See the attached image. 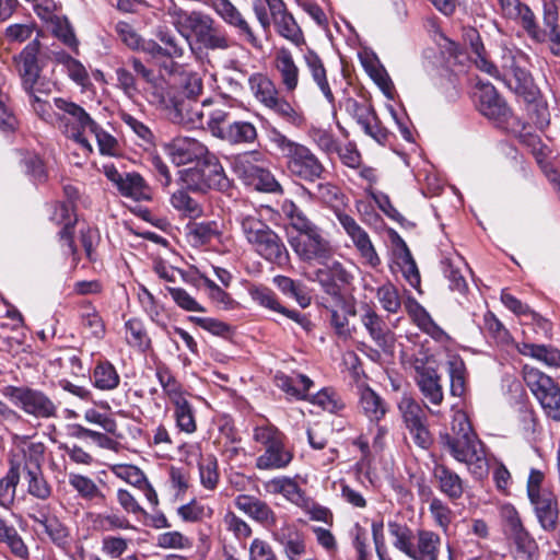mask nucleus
<instances>
[{
    "mask_svg": "<svg viewBox=\"0 0 560 560\" xmlns=\"http://www.w3.org/2000/svg\"><path fill=\"white\" fill-rule=\"evenodd\" d=\"M464 39L469 46L471 58L476 67L489 75L502 79L505 85L527 104L541 103L540 92L534 84L530 73L522 67L523 57L512 50H504L501 60L502 75L489 59L481 42L480 35L475 28L465 31Z\"/></svg>",
    "mask_w": 560,
    "mask_h": 560,
    "instance_id": "obj_1",
    "label": "nucleus"
},
{
    "mask_svg": "<svg viewBox=\"0 0 560 560\" xmlns=\"http://www.w3.org/2000/svg\"><path fill=\"white\" fill-rule=\"evenodd\" d=\"M167 15L186 42L194 38L196 44L208 50H226L232 46L226 30L207 13L188 12L173 4L167 9Z\"/></svg>",
    "mask_w": 560,
    "mask_h": 560,
    "instance_id": "obj_2",
    "label": "nucleus"
},
{
    "mask_svg": "<svg viewBox=\"0 0 560 560\" xmlns=\"http://www.w3.org/2000/svg\"><path fill=\"white\" fill-rule=\"evenodd\" d=\"M240 223L246 241L264 260L282 269L290 266L285 243L262 219L248 214L242 217Z\"/></svg>",
    "mask_w": 560,
    "mask_h": 560,
    "instance_id": "obj_3",
    "label": "nucleus"
},
{
    "mask_svg": "<svg viewBox=\"0 0 560 560\" xmlns=\"http://www.w3.org/2000/svg\"><path fill=\"white\" fill-rule=\"evenodd\" d=\"M270 141L282 154L287 170L293 177L307 183L325 177L327 171L324 164L305 144L293 141L276 128L271 130Z\"/></svg>",
    "mask_w": 560,
    "mask_h": 560,
    "instance_id": "obj_4",
    "label": "nucleus"
},
{
    "mask_svg": "<svg viewBox=\"0 0 560 560\" xmlns=\"http://www.w3.org/2000/svg\"><path fill=\"white\" fill-rule=\"evenodd\" d=\"M388 534L392 545L412 560H439L442 539L429 529H419L415 534L407 525L389 523Z\"/></svg>",
    "mask_w": 560,
    "mask_h": 560,
    "instance_id": "obj_5",
    "label": "nucleus"
},
{
    "mask_svg": "<svg viewBox=\"0 0 560 560\" xmlns=\"http://www.w3.org/2000/svg\"><path fill=\"white\" fill-rule=\"evenodd\" d=\"M179 179L192 192L207 194L210 190H215L230 196L233 189L232 180L226 176L214 153L198 165L180 170Z\"/></svg>",
    "mask_w": 560,
    "mask_h": 560,
    "instance_id": "obj_6",
    "label": "nucleus"
},
{
    "mask_svg": "<svg viewBox=\"0 0 560 560\" xmlns=\"http://www.w3.org/2000/svg\"><path fill=\"white\" fill-rule=\"evenodd\" d=\"M253 439L265 451L256 458L260 470L285 468L293 459V454L285 447V434L275 424L267 422L254 429Z\"/></svg>",
    "mask_w": 560,
    "mask_h": 560,
    "instance_id": "obj_7",
    "label": "nucleus"
},
{
    "mask_svg": "<svg viewBox=\"0 0 560 560\" xmlns=\"http://www.w3.org/2000/svg\"><path fill=\"white\" fill-rule=\"evenodd\" d=\"M2 394L16 408L35 419L58 417V405L44 390L31 386L8 385Z\"/></svg>",
    "mask_w": 560,
    "mask_h": 560,
    "instance_id": "obj_8",
    "label": "nucleus"
},
{
    "mask_svg": "<svg viewBox=\"0 0 560 560\" xmlns=\"http://www.w3.org/2000/svg\"><path fill=\"white\" fill-rule=\"evenodd\" d=\"M441 443L457 462L467 465L475 478L482 479L488 475V460L482 444L476 435L465 438L441 435Z\"/></svg>",
    "mask_w": 560,
    "mask_h": 560,
    "instance_id": "obj_9",
    "label": "nucleus"
},
{
    "mask_svg": "<svg viewBox=\"0 0 560 560\" xmlns=\"http://www.w3.org/2000/svg\"><path fill=\"white\" fill-rule=\"evenodd\" d=\"M288 242L298 258L310 265H326L334 255L330 241L324 236V231L318 225L306 232L289 236Z\"/></svg>",
    "mask_w": 560,
    "mask_h": 560,
    "instance_id": "obj_10",
    "label": "nucleus"
},
{
    "mask_svg": "<svg viewBox=\"0 0 560 560\" xmlns=\"http://www.w3.org/2000/svg\"><path fill=\"white\" fill-rule=\"evenodd\" d=\"M260 155V152L254 151L235 158L233 163L235 174L245 185L252 186L256 190L283 194V188L273 174L269 170L253 163L252 159L257 160L256 156Z\"/></svg>",
    "mask_w": 560,
    "mask_h": 560,
    "instance_id": "obj_11",
    "label": "nucleus"
},
{
    "mask_svg": "<svg viewBox=\"0 0 560 560\" xmlns=\"http://www.w3.org/2000/svg\"><path fill=\"white\" fill-rule=\"evenodd\" d=\"M524 380L539 400L546 415L560 421V387L553 380L535 368H524Z\"/></svg>",
    "mask_w": 560,
    "mask_h": 560,
    "instance_id": "obj_12",
    "label": "nucleus"
},
{
    "mask_svg": "<svg viewBox=\"0 0 560 560\" xmlns=\"http://www.w3.org/2000/svg\"><path fill=\"white\" fill-rule=\"evenodd\" d=\"M103 173L116 187L120 196L137 202H151L153 200L154 190L140 173H120L113 163L105 164Z\"/></svg>",
    "mask_w": 560,
    "mask_h": 560,
    "instance_id": "obj_13",
    "label": "nucleus"
},
{
    "mask_svg": "<svg viewBox=\"0 0 560 560\" xmlns=\"http://www.w3.org/2000/svg\"><path fill=\"white\" fill-rule=\"evenodd\" d=\"M324 266L315 271V279L331 298V302L341 301L346 308L350 310L352 295L348 287L353 281V276L339 261H332L330 265L326 262Z\"/></svg>",
    "mask_w": 560,
    "mask_h": 560,
    "instance_id": "obj_14",
    "label": "nucleus"
},
{
    "mask_svg": "<svg viewBox=\"0 0 560 560\" xmlns=\"http://www.w3.org/2000/svg\"><path fill=\"white\" fill-rule=\"evenodd\" d=\"M504 521L505 534L513 540L515 545V560H535L538 546L529 533L524 528L517 511L505 505L501 510Z\"/></svg>",
    "mask_w": 560,
    "mask_h": 560,
    "instance_id": "obj_15",
    "label": "nucleus"
},
{
    "mask_svg": "<svg viewBox=\"0 0 560 560\" xmlns=\"http://www.w3.org/2000/svg\"><path fill=\"white\" fill-rule=\"evenodd\" d=\"M217 14L231 27L238 37L257 51H264V40L254 32L253 27L230 0H208Z\"/></svg>",
    "mask_w": 560,
    "mask_h": 560,
    "instance_id": "obj_16",
    "label": "nucleus"
},
{
    "mask_svg": "<svg viewBox=\"0 0 560 560\" xmlns=\"http://www.w3.org/2000/svg\"><path fill=\"white\" fill-rule=\"evenodd\" d=\"M212 103L211 98L203 100L200 104L198 100H190L183 95L174 94L167 105L168 118L173 124L194 129L203 124L202 107Z\"/></svg>",
    "mask_w": 560,
    "mask_h": 560,
    "instance_id": "obj_17",
    "label": "nucleus"
},
{
    "mask_svg": "<svg viewBox=\"0 0 560 560\" xmlns=\"http://www.w3.org/2000/svg\"><path fill=\"white\" fill-rule=\"evenodd\" d=\"M335 217L345 233L351 238L365 262L373 268L381 266L380 256L377 255L368 233L363 228H361L357 220L342 209H336Z\"/></svg>",
    "mask_w": 560,
    "mask_h": 560,
    "instance_id": "obj_18",
    "label": "nucleus"
},
{
    "mask_svg": "<svg viewBox=\"0 0 560 560\" xmlns=\"http://www.w3.org/2000/svg\"><path fill=\"white\" fill-rule=\"evenodd\" d=\"M249 295L259 306L285 316L301 326L306 332L314 329L315 325L311 320L310 315L283 306L278 295L270 288L265 285H254L249 289Z\"/></svg>",
    "mask_w": 560,
    "mask_h": 560,
    "instance_id": "obj_19",
    "label": "nucleus"
},
{
    "mask_svg": "<svg viewBox=\"0 0 560 560\" xmlns=\"http://www.w3.org/2000/svg\"><path fill=\"white\" fill-rule=\"evenodd\" d=\"M276 32L279 36L301 47L306 39L293 14L288 11L283 0H266Z\"/></svg>",
    "mask_w": 560,
    "mask_h": 560,
    "instance_id": "obj_20",
    "label": "nucleus"
},
{
    "mask_svg": "<svg viewBox=\"0 0 560 560\" xmlns=\"http://www.w3.org/2000/svg\"><path fill=\"white\" fill-rule=\"evenodd\" d=\"M475 100L478 110L488 119L503 122L512 114L504 98L490 83L477 84Z\"/></svg>",
    "mask_w": 560,
    "mask_h": 560,
    "instance_id": "obj_21",
    "label": "nucleus"
},
{
    "mask_svg": "<svg viewBox=\"0 0 560 560\" xmlns=\"http://www.w3.org/2000/svg\"><path fill=\"white\" fill-rule=\"evenodd\" d=\"M342 106L357 120L366 135L372 137L377 143L385 144V128L371 105L361 104L353 97H346Z\"/></svg>",
    "mask_w": 560,
    "mask_h": 560,
    "instance_id": "obj_22",
    "label": "nucleus"
},
{
    "mask_svg": "<svg viewBox=\"0 0 560 560\" xmlns=\"http://www.w3.org/2000/svg\"><path fill=\"white\" fill-rule=\"evenodd\" d=\"M42 43L36 37L31 40L18 55L13 56V63L21 78L22 88H31L35 78L42 73L45 65L39 59Z\"/></svg>",
    "mask_w": 560,
    "mask_h": 560,
    "instance_id": "obj_23",
    "label": "nucleus"
},
{
    "mask_svg": "<svg viewBox=\"0 0 560 560\" xmlns=\"http://www.w3.org/2000/svg\"><path fill=\"white\" fill-rule=\"evenodd\" d=\"M167 152L173 163L177 166L190 163L198 165L212 154L202 142L188 137L174 139L167 145Z\"/></svg>",
    "mask_w": 560,
    "mask_h": 560,
    "instance_id": "obj_24",
    "label": "nucleus"
},
{
    "mask_svg": "<svg viewBox=\"0 0 560 560\" xmlns=\"http://www.w3.org/2000/svg\"><path fill=\"white\" fill-rule=\"evenodd\" d=\"M272 539L278 542L288 560H298L306 553V539L294 524L284 523L271 529Z\"/></svg>",
    "mask_w": 560,
    "mask_h": 560,
    "instance_id": "obj_25",
    "label": "nucleus"
},
{
    "mask_svg": "<svg viewBox=\"0 0 560 560\" xmlns=\"http://www.w3.org/2000/svg\"><path fill=\"white\" fill-rule=\"evenodd\" d=\"M234 505L265 528H276L277 514L266 501L250 494H238L234 499Z\"/></svg>",
    "mask_w": 560,
    "mask_h": 560,
    "instance_id": "obj_26",
    "label": "nucleus"
},
{
    "mask_svg": "<svg viewBox=\"0 0 560 560\" xmlns=\"http://www.w3.org/2000/svg\"><path fill=\"white\" fill-rule=\"evenodd\" d=\"M273 65L284 91L293 93L299 85L300 68L291 50L287 47L278 48L275 54Z\"/></svg>",
    "mask_w": 560,
    "mask_h": 560,
    "instance_id": "obj_27",
    "label": "nucleus"
},
{
    "mask_svg": "<svg viewBox=\"0 0 560 560\" xmlns=\"http://www.w3.org/2000/svg\"><path fill=\"white\" fill-rule=\"evenodd\" d=\"M303 61L325 100L335 109L336 98L329 85L327 70L323 59L314 49L307 47L303 54Z\"/></svg>",
    "mask_w": 560,
    "mask_h": 560,
    "instance_id": "obj_28",
    "label": "nucleus"
},
{
    "mask_svg": "<svg viewBox=\"0 0 560 560\" xmlns=\"http://www.w3.org/2000/svg\"><path fill=\"white\" fill-rule=\"evenodd\" d=\"M416 382L422 395L433 405L439 406L443 401V389L440 384V376L434 368L424 363H416Z\"/></svg>",
    "mask_w": 560,
    "mask_h": 560,
    "instance_id": "obj_29",
    "label": "nucleus"
},
{
    "mask_svg": "<svg viewBox=\"0 0 560 560\" xmlns=\"http://www.w3.org/2000/svg\"><path fill=\"white\" fill-rule=\"evenodd\" d=\"M266 488L270 493L282 494L289 502L301 509H308L311 499L298 482L289 477H277L266 483Z\"/></svg>",
    "mask_w": 560,
    "mask_h": 560,
    "instance_id": "obj_30",
    "label": "nucleus"
},
{
    "mask_svg": "<svg viewBox=\"0 0 560 560\" xmlns=\"http://www.w3.org/2000/svg\"><path fill=\"white\" fill-rule=\"evenodd\" d=\"M54 104L57 109L69 115L73 120L71 128L72 136H77L79 138L81 137V133H84L86 129L91 130L93 125L96 124L82 106L72 101L63 97H55Z\"/></svg>",
    "mask_w": 560,
    "mask_h": 560,
    "instance_id": "obj_31",
    "label": "nucleus"
},
{
    "mask_svg": "<svg viewBox=\"0 0 560 560\" xmlns=\"http://www.w3.org/2000/svg\"><path fill=\"white\" fill-rule=\"evenodd\" d=\"M79 320L81 327L91 338L101 340L106 336V323L96 306L89 300L79 303Z\"/></svg>",
    "mask_w": 560,
    "mask_h": 560,
    "instance_id": "obj_32",
    "label": "nucleus"
},
{
    "mask_svg": "<svg viewBox=\"0 0 560 560\" xmlns=\"http://www.w3.org/2000/svg\"><path fill=\"white\" fill-rule=\"evenodd\" d=\"M535 506L536 516L545 530H555L558 521V503L555 495L548 491L529 499Z\"/></svg>",
    "mask_w": 560,
    "mask_h": 560,
    "instance_id": "obj_33",
    "label": "nucleus"
},
{
    "mask_svg": "<svg viewBox=\"0 0 560 560\" xmlns=\"http://www.w3.org/2000/svg\"><path fill=\"white\" fill-rule=\"evenodd\" d=\"M92 385L102 392H112L119 387L120 375L107 359H98L90 373Z\"/></svg>",
    "mask_w": 560,
    "mask_h": 560,
    "instance_id": "obj_34",
    "label": "nucleus"
},
{
    "mask_svg": "<svg viewBox=\"0 0 560 560\" xmlns=\"http://www.w3.org/2000/svg\"><path fill=\"white\" fill-rule=\"evenodd\" d=\"M219 133L220 139L231 144H252L258 139L255 125L245 120H233Z\"/></svg>",
    "mask_w": 560,
    "mask_h": 560,
    "instance_id": "obj_35",
    "label": "nucleus"
},
{
    "mask_svg": "<svg viewBox=\"0 0 560 560\" xmlns=\"http://www.w3.org/2000/svg\"><path fill=\"white\" fill-rule=\"evenodd\" d=\"M355 207L366 224L374 226L375 229L383 228L384 221L377 210L385 213V195L382 192L366 195V199L358 200L355 202Z\"/></svg>",
    "mask_w": 560,
    "mask_h": 560,
    "instance_id": "obj_36",
    "label": "nucleus"
},
{
    "mask_svg": "<svg viewBox=\"0 0 560 560\" xmlns=\"http://www.w3.org/2000/svg\"><path fill=\"white\" fill-rule=\"evenodd\" d=\"M0 544H4L10 552L20 560H28L30 550L18 529L0 515Z\"/></svg>",
    "mask_w": 560,
    "mask_h": 560,
    "instance_id": "obj_37",
    "label": "nucleus"
},
{
    "mask_svg": "<svg viewBox=\"0 0 560 560\" xmlns=\"http://www.w3.org/2000/svg\"><path fill=\"white\" fill-rule=\"evenodd\" d=\"M21 479V462L10 460L9 469L0 478V506L11 509L15 502L16 488Z\"/></svg>",
    "mask_w": 560,
    "mask_h": 560,
    "instance_id": "obj_38",
    "label": "nucleus"
},
{
    "mask_svg": "<svg viewBox=\"0 0 560 560\" xmlns=\"http://www.w3.org/2000/svg\"><path fill=\"white\" fill-rule=\"evenodd\" d=\"M125 329V339L128 346L143 354L153 350L152 339L140 318L133 317L126 320Z\"/></svg>",
    "mask_w": 560,
    "mask_h": 560,
    "instance_id": "obj_39",
    "label": "nucleus"
},
{
    "mask_svg": "<svg viewBox=\"0 0 560 560\" xmlns=\"http://www.w3.org/2000/svg\"><path fill=\"white\" fill-rule=\"evenodd\" d=\"M393 265L390 269L393 272L399 270L404 278L412 285L420 284V273L417 264L408 247L393 248Z\"/></svg>",
    "mask_w": 560,
    "mask_h": 560,
    "instance_id": "obj_40",
    "label": "nucleus"
},
{
    "mask_svg": "<svg viewBox=\"0 0 560 560\" xmlns=\"http://www.w3.org/2000/svg\"><path fill=\"white\" fill-rule=\"evenodd\" d=\"M433 476L439 482V489L451 500L462 498L464 493V481L452 469L444 465H436L433 470Z\"/></svg>",
    "mask_w": 560,
    "mask_h": 560,
    "instance_id": "obj_41",
    "label": "nucleus"
},
{
    "mask_svg": "<svg viewBox=\"0 0 560 560\" xmlns=\"http://www.w3.org/2000/svg\"><path fill=\"white\" fill-rule=\"evenodd\" d=\"M515 12L520 18L523 30L530 39L536 43H545L547 40V28H541L538 25L536 16L529 7L522 4L520 0H516V5L513 10L510 13L503 12V14L512 16Z\"/></svg>",
    "mask_w": 560,
    "mask_h": 560,
    "instance_id": "obj_42",
    "label": "nucleus"
},
{
    "mask_svg": "<svg viewBox=\"0 0 560 560\" xmlns=\"http://www.w3.org/2000/svg\"><path fill=\"white\" fill-rule=\"evenodd\" d=\"M266 107L284 122L295 128H301L306 124L303 110L299 106L291 104L285 97L280 96V93Z\"/></svg>",
    "mask_w": 560,
    "mask_h": 560,
    "instance_id": "obj_43",
    "label": "nucleus"
},
{
    "mask_svg": "<svg viewBox=\"0 0 560 560\" xmlns=\"http://www.w3.org/2000/svg\"><path fill=\"white\" fill-rule=\"evenodd\" d=\"M273 284L282 294L295 300L302 308L310 306L312 298L302 281L278 275L273 278Z\"/></svg>",
    "mask_w": 560,
    "mask_h": 560,
    "instance_id": "obj_44",
    "label": "nucleus"
},
{
    "mask_svg": "<svg viewBox=\"0 0 560 560\" xmlns=\"http://www.w3.org/2000/svg\"><path fill=\"white\" fill-rule=\"evenodd\" d=\"M69 485L77 491L78 495L89 502L102 503L106 502V495L97 487L94 480L85 475L70 472Z\"/></svg>",
    "mask_w": 560,
    "mask_h": 560,
    "instance_id": "obj_45",
    "label": "nucleus"
},
{
    "mask_svg": "<svg viewBox=\"0 0 560 560\" xmlns=\"http://www.w3.org/2000/svg\"><path fill=\"white\" fill-rule=\"evenodd\" d=\"M27 486V493L46 501L52 495V487L44 475L43 468L21 469Z\"/></svg>",
    "mask_w": 560,
    "mask_h": 560,
    "instance_id": "obj_46",
    "label": "nucleus"
},
{
    "mask_svg": "<svg viewBox=\"0 0 560 560\" xmlns=\"http://www.w3.org/2000/svg\"><path fill=\"white\" fill-rule=\"evenodd\" d=\"M172 405L176 428L186 434H194L198 429V424L196 409L192 404L184 397Z\"/></svg>",
    "mask_w": 560,
    "mask_h": 560,
    "instance_id": "obj_47",
    "label": "nucleus"
},
{
    "mask_svg": "<svg viewBox=\"0 0 560 560\" xmlns=\"http://www.w3.org/2000/svg\"><path fill=\"white\" fill-rule=\"evenodd\" d=\"M155 376L171 404L185 397L182 383L176 378L167 364L159 362L155 368Z\"/></svg>",
    "mask_w": 560,
    "mask_h": 560,
    "instance_id": "obj_48",
    "label": "nucleus"
},
{
    "mask_svg": "<svg viewBox=\"0 0 560 560\" xmlns=\"http://www.w3.org/2000/svg\"><path fill=\"white\" fill-rule=\"evenodd\" d=\"M360 63L371 80L385 94V68L378 56L368 47H363L358 52Z\"/></svg>",
    "mask_w": 560,
    "mask_h": 560,
    "instance_id": "obj_49",
    "label": "nucleus"
},
{
    "mask_svg": "<svg viewBox=\"0 0 560 560\" xmlns=\"http://www.w3.org/2000/svg\"><path fill=\"white\" fill-rule=\"evenodd\" d=\"M249 89L255 98L265 107L280 93L266 73L255 72L248 78Z\"/></svg>",
    "mask_w": 560,
    "mask_h": 560,
    "instance_id": "obj_50",
    "label": "nucleus"
},
{
    "mask_svg": "<svg viewBox=\"0 0 560 560\" xmlns=\"http://www.w3.org/2000/svg\"><path fill=\"white\" fill-rule=\"evenodd\" d=\"M281 212L288 221V225L295 231L296 234L317 226V224L313 222L305 211L293 200L285 199L281 205Z\"/></svg>",
    "mask_w": 560,
    "mask_h": 560,
    "instance_id": "obj_51",
    "label": "nucleus"
},
{
    "mask_svg": "<svg viewBox=\"0 0 560 560\" xmlns=\"http://www.w3.org/2000/svg\"><path fill=\"white\" fill-rule=\"evenodd\" d=\"M351 306L352 307L348 310L341 301L331 302L330 324L335 329V332L345 339L351 337L348 316L355 315V302L353 296H351Z\"/></svg>",
    "mask_w": 560,
    "mask_h": 560,
    "instance_id": "obj_52",
    "label": "nucleus"
},
{
    "mask_svg": "<svg viewBox=\"0 0 560 560\" xmlns=\"http://www.w3.org/2000/svg\"><path fill=\"white\" fill-rule=\"evenodd\" d=\"M201 486L207 490H215L220 481L218 458L214 454H201L198 460Z\"/></svg>",
    "mask_w": 560,
    "mask_h": 560,
    "instance_id": "obj_53",
    "label": "nucleus"
},
{
    "mask_svg": "<svg viewBox=\"0 0 560 560\" xmlns=\"http://www.w3.org/2000/svg\"><path fill=\"white\" fill-rule=\"evenodd\" d=\"M523 355L541 361L547 366H560V351L551 346L524 342L518 347Z\"/></svg>",
    "mask_w": 560,
    "mask_h": 560,
    "instance_id": "obj_54",
    "label": "nucleus"
},
{
    "mask_svg": "<svg viewBox=\"0 0 560 560\" xmlns=\"http://www.w3.org/2000/svg\"><path fill=\"white\" fill-rule=\"evenodd\" d=\"M93 528L100 532L127 530L136 527L130 523L127 516L118 511L110 513H97L93 521Z\"/></svg>",
    "mask_w": 560,
    "mask_h": 560,
    "instance_id": "obj_55",
    "label": "nucleus"
},
{
    "mask_svg": "<svg viewBox=\"0 0 560 560\" xmlns=\"http://www.w3.org/2000/svg\"><path fill=\"white\" fill-rule=\"evenodd\" d=\"M187 234L195 245H206L220 236L217 221L191 222L187 224Z\"/></svg>",
    "mask_w": 560,
    "mask_h": 560,
    "instance_id": "obj_56",
    "label": "nucleus"
},
{
    "mask_svg": "<svg viewBox=\"0 0 560 560\" xmlns=\"http://www.w3.org/2000/svg\"><path fill=\"white\" fill-rule=\"evenodd\" d=\"M544 25L547 28V39L549 48L553 56L560 58V26L559 10L549 4L546 12H542Z\"/></svg>",
    "mask_w": 560,
    "mask_h": 560,
    "instance_id": "obj_57",
    "label": "nucleus"
},
{
    "mask_svg": "<svg viewBox=\"0 0 560 560\" xmlns=\"http://www.w3.org/2000/svg\"><path fill=\"white\" fill-rule=\"evenodd\" d=\"M101 233L98 228L86 224L79 231V241L84 250L85 257L91 264L98 261L100 256L97 247L101 243Z\"/></svg>",
    "mask_w": 560,
    "mask_h": 560,
    "instance_id": "obj_58",
    "label": "nucleus"
},
{
    "mask_svg": "<svg viewBox=\"0 0 560 560\" xmlns=\"http://www.w3.org/2000/svg\"><path fill=\"white\" fill-rule=\"evenodd\" d=\"M360 404L365 416L373 422L378 421L385 416V406L383 399L372 388L366 387L361 393Z\"/></svg>",
    "mask_w": 560,
    "mask_h": 560,
    "instance_id": "obj_59",
    "label": "nucleus"
},
{
    "mask_svg": "<svg viewBox=\"0 0 560 560\" xmlns=\"http://www.w3.org/2000/svg\"><path fill=\"white\" fill-rule=\"evenodd\" d=\"M315 197L334 211L345 203L346 195L331 183H320L316 186Z\"/></svg>",
    "mask_w": 560,
    "mask_h": 560,
    "instance_id": "obj_60",
    "label": "nucleus"
},
{
    "mask_svg": "<svg viewBox=\"0 0 560 560\" xmlns=\"http://www.w3.org/2000/svg\"><path fill=\"white\" fill-rule=\"evenodd\" d=\"M188 189L183 185V188L176 190L171 196V205L178 211L184 212L190 218L201 214L202 209L197 200L191 198Z\"/></svg>",
    "mask_w": 560,
    "mask_h": 560,
    "instance_id": "obj_61",
    "label": "nucleus"
},
{
    "mask_svg": "<svg viewBox=\"0 0 560 560\" xmlns=\"http://www.w3.org/2000/svg\"><path fill=\"white\" fill-rule=\"evenodd\" d=\"M448 374L451 378V394L453 396L462 397L466 389V368L460 358H452L447 362Z\"/></svg>",
    "mask_w": 560,
    "mask_h": 560,
    "instance_id": "obj_62",
    "label": "nucleus"
},
{
    "mask_svg": "<svg viewBox=\"0 0 560 560\" xmlns=\"http://www.w3.org/2000/svg\"><path fill=\"white\" fill-rule=\"evenodd\" d=\"M117 38L132 50L144 49V39L137 28L127 21H118L115 24Z\"/></svg>",
    "mask_w": 560,
    "mask_h": 560,
    "instance_id": "obj_63",
    "label": "nucleus"
},
{
    "mask_svg": "<svg viewBox=\"0 0 560 560\" xmlns=\"http://www.w3.org/2000/svg\"><path fill=\"white\" fill-rule=\"evenodd\" d=\"M399 411L408 429L424 422L425 416L421 406L410 397H404L398 404Z\"/></svg>",
    "mask_w": 560,
    "mask_h": 560,
    "instance_id": "obj_64",
    "label": "nucleus"
}]
</instances>
